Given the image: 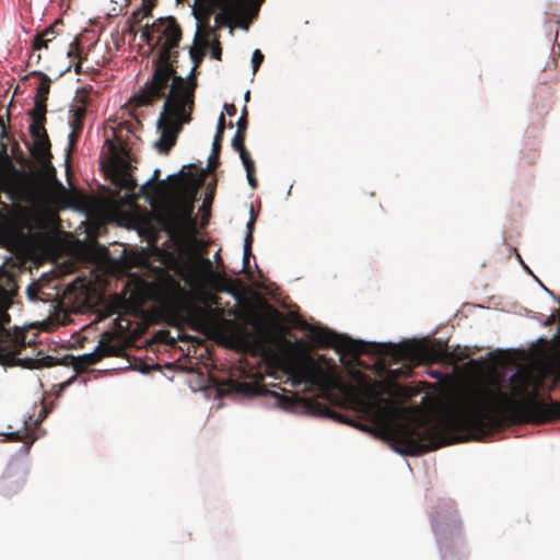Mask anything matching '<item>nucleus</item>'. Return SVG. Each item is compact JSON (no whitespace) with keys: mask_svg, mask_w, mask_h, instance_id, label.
Segmentation results:
<instances>
[{"mask_svg":"<svg viewBox=\"0 0 560 560\" xmlns=\"http://www.w3.org/2000/svg\"><path fill=\"white\" fill-rule=\"evenodd\" d=\"M201 264L206 270V272L212 273V262L208 258H202Z\"/></svg>","mask_w":560,"mask_h":560,"instance_id":"72a5a7b5","label":"nucleus"},{"mask_svg":"<svg viewBox=\"0 0 560 560\" xmlns=\"http://www.w3.org/2000/svg\"><path fill=\"white\" fill-rule=\"evenodd\" d=\"M2 435L4 436V441H9V442H19V441H23V439H24V434H22L19 431L4 433Z\"/></svg>","mask_w":560,"mask_h":560,"instance_id":"a878e982","label":"nucleus"},{"mask_svg":"<svg viewBox=\"0 0 560 560\" xmlns=\"http://www.w3.org/2000/svg\"><path fill=\"white\" fill-rule=\"evenodd\" d=\"M195 14L198 21H207L210 16V11L206 9L203 12H200L195 9Z\"/></svg>","mask_w":560,"mask_h":560,"instance_id":"c756f323","label":"nucleus"},{"mask_svg":"<svg viewBox=\"0 0 560 560\" xmlns=\"http://www.w3.org/2000/svg\"><path fill=\"white\" fill-rule=\"evenodd\" d=\"M200 51H202V49L198 48L197 46H192L189 49L190 58L194 60L195 67H197L202 59V55L200 54ZM195 69L196 68L192 69V72L195 71Z\"/></svg>","mask_w":560,"mask_h":560,"instance_id":"5701e85b","label":"nucleus"},{"mask_svg":"<svg viewBox=\"0 0 560 560\" xmlns=\"http://www.w3.org/2000/svg\"><path fill=\"white\" fill-rule=\"evenodd\" d=\"M210 205H211V199L210 198H206L205 201H203L202 208L203 209H209Z\"/></svg>","mask_w":560,"mask_h":560,"instance_id":"79ce46f5","label":"nucleus"},{"mask_svg":"<svg viewBox=\"0 0 560 560\" xmlns=\"http://www.w3.org/2000/svg\"><path fill=\"white\" fill-rule=\"evenodd\" d=\"M192 108V93L189 91L184 95H173L165 100L163 112L158 121L160 139L156 147L161 153L167 154L176 144L182 125L191 120Z\"/></svg>","mask_w":560,"mask_h":560,"instance_id":"20e7f679","label":"nucleus"},{"mask_svg":"<svg viewBox=\"0 0 560 560\" xmlns=\"http://www.w3.org/2000/svg\"><path fill=\"white\" fill-rule=\"evenodd\" d=\"M185 280L190 284V285H194L196 282H197V279L192 276L190 277H185Z\"/></svg>","mask_w":560,"mask_h":560,"instance_id":"a19ab883","label":"nucleus"},{"mask_svg":"<svg viewBox=\"0 0 560 560\" xmlns=\"http://www.w3.org/2000/svg\"><path fill=\"white\" fill-rule=\"evenodd\" d=\"M160 174H161L160 170H155L154 173H153V177L148 183V185H150V187H151V189H152L154 195L160 192V190L163 189L164 186H165L164 180H159Z\"/></svg>","mask_w":560,"mask_h":560,"instance_id":"aec40b11","label":"nucleus"},{"mask_svg":"<svg viewBox=\"0 0 560 560\" xmlns=\"http://www.w3.org/2000/svg\"><path fill=\"white\" fill-rule=\"evenodd\" d=\"M301 329L306 331L310 339L320 348H335L337 351L349 355L373 354L382 359H388L392 363L406 360L412 363L439 361L443 355L442 351L433 347L417 345H395L368 342L354 340L348 336L339 335L327 327L312 325L302 322Z\"/></svg>","mask_w":560,"mask_h":560,"instance_id":"f257e3e1","label":"nucleus"},{"mask_svg":"<svg viewBox=\"0 0 560 560\" xmlns=\"http://www.w3.org/2000/svg\"><path fill=\"white\" fill-rule=\"evenodd\" d=\"M71 118H75L77 120H84L86 109L84 106H75L71 109Z\"/></svg>","mask_w":560,"mask_h":560,"instance_id":"393cba45","label":"nucleus"},{"mask_svg":"<svg viewBox=\"0 0 560 560\" xmlns=\"http://www.w3.org/2000/svg\"><path fill=\"white\" fill-rule=\"evenodd\" d=\"M161 303L172 314L183 317L199 332L207 331L220 320L218 310L201 306L190 301V293L173 276L166 275L160 283Z\"/></svg>","mask_w":560,"mask_h":560,"instance_id":"f03ea898","label":"nucleus"},{"mask_svg":"<svg viewBox=\"0 0 560 560\" xmlns=\"http://www.w3.org/2000/svg\"><path fill=\"white\" fill-rule=\"evenodd\" d=\"M202 183H203V180H202V179H200V180H199V183H198V186H201V185H202Z\"/></svg>","mask_w":560,"mask_h":560,"instance_id":"de8ad7c7","label":"nucleus"},{"mask_svg":"<svg viewBox=\"0 0 560 560\" xmlns=\"http://www.w3.org/2000/svg\"><path fill=\"white\" fill-rule=\"evenodd\" d=\"M252 0H212L221 12L214 18L215 24L221 27L229 25L232 20L242 15Z\"/></svg>","mask_w":560,"mask_h":560,"instance_id":"0eeeda50","label":"nucleus"},{"mask_svg":"<svg viewBox=\"0 0 560 560\" xmlns=\"http://www.w3.org/2000/svg\"><path fill=\"white\" fill-rule=\"evenodd\" d=\"M245 100H246V101H248V100H249V91H247V92L245 93Z\"/></svg>","mask_w":560,"mask_h":560,"instance_id":"a18cd8bd","label":"nucleus"},{"mask_svg":"<svg viewBox=\"0 0 560 560\" xmlns=\"http://www.w3.org/2000/svg\"><path fill=\"white\" fill-rule=\"evenodd\" d=\"M254 237L250 235H246L244 240V256H243V267L247 269L249 267V257L252 255V244Z\"/></svg>","mask_w":560,"mask_h":560,"instance_id":"6ab92c4d","label":"nucleus"},{"mask_svg":"<svg viewBox=\"0 0 560 560\" xmlns=\"http://www.w3.org/2000/svg\"><path fill=\"white\" fill-rule=\"evenodd\" d=\"M96 349L103 358L117 357L124 350L114 330H106L101 335Z\"/></svg>","mask_w":560,"mask_h":560,"instance_id":"6e6552de","label":"nucleus"},{"mask_svg":"<svg viewBox=\"0 0 560 560\" xmlns=\"http://www.w3.org/2000/svg\"><path fill=\"white\" fill-rule=\"evenodd\" d=\"M119 184L121 187L129 190L133 189L136 186L133 178L127 172H121L119 174Z\"/></svg>","mask_w":560,"mask_h":560,"instance_id":"412c9836","label":"nucleus"},{"mask_svg":"<svg viewBox=\"0 0 560 560\" xmlns=\"http://www.w3.org/2000/svg\"><path fill=\"white\" fill-rule=\"evenodd\" d=\"M177 58L158 56L153 61V74L150 81L135 94L129 103L132 108L150 106L155 101L166 96L184 95L188 91L194 94L196 83L186 82L184 78L176 74L174 62Z\"/></svg>","mask_w":560,"mask_h":560,"instance_id":"7ed1b4c3","label":"nucleus"},{"mask_svg":"<svg viewBox=\"0 0 560 560\" xmlns=\"http://www.w3.org/2000/svg\"><path fill=\"white\" fill-rule=\"evenodd\" d=\"M68 57L70 59H78L77 62L74 63L73 66V69H74V72L77 74H81L82 73V63H81V44H80V40L78 38H75L71 44H70V48L68 50Z\"/></svg>","mask_w":560,"mask_h":560,"instance_id":"dca6fc26","label":"nucleus"},{"mask_svg":"<svg viewBox=\"0 0 560 560\" xmlns=\"http://www.w3.org/2000/svg\"><path fill=\"white\" fill-rule=\"evenodd\" d=\"M45 115L46 113L32 112L33 122L30 126V132L34 141L48 136L44 126L46 121Z\"/></svg>","mask_w":560,"mask_h":560,"instance_id":"9b49d317","label":"nucleus"},{"mask_svg":"<svg viewBox=\"0 0 560 560\" xmlns=\"http://www.w3.org/2000/svg\"><path fill=\"white\" fill-rule=\"evenodd\" d=\"M275 397L277 398V402L278 405L285 409V410H291L295 407V404H296V396H285V395H278V394H275Z\"/></svg>","mask_w":560,"mask_h":560,"instance_id":"a211bd4d","label":"nucleus"},{"mask_svg":"<svg viewBox=\"0 0 560 560\" xmlns=\"http://www.w3.org/2000/svg\"><path fill=\"white\" fill-rule=\"evenodd\" d=\"M194 198H185L168 203L158 215V222L172 237H184L196 229L192 218Z\"/></svg>","mask_w":560,"mask_h":560,"instance_id":"423d86ee","label":"nucleus"},{"mask_svg":"<svg viewBox=\"0 0 560 560\" xmlns=\"http://www.w3.org/2000/svg\"><path fill=\"white\" fill-rule=\"evenodd\" d=\"M113 324H114V327L116 329L114 332H116L117 338L120 335L125 334V331L128 329V325H129V323L127 322V324L124 326L122 325V318H120V317L115 318Z\"/></svg>","mask_w":560,"mask_h":560,"instance_id":"b1692460","label":"nucleus"},{"mask_svg":"<svg viewBox=\"0 0 560 560\" xmlns=\"http://www.w3.org/2000/svg\"><path fill=\"white\" fill-rule=\"evenodd\" d=\"M56 37V32L54 30V26H50L43 31L42 33L37 34L33 39V49L34 50H42L48 48V43H50Z\"/></svg>","mask_w":560,"mask_h":560,"instance_id":"4468645a","label":"nucleus"},{"mask_svg":"<svg viewBox=\"0 0 560 560\" xmlns=\"http://www.w3.org/2000/svg\"><path fill=\"white\" fill-rule=\"evenodd\" d=\"M70 125L72 130L81 132L83 128V120H77L75 118H71Z\"/></svg>","mask_w":560,"mask_h":560,"instance_id":"7c9ffc66","label":"nucleus"},{"mask_svg":"<svg viewBox=\"0 0 560 560\" xmlns=\"http://www.w3.org/2000/svg\"><path fill=\"white\" fill-rule=\"evenodd\" d=\"M223 135H224V131H223V130H218V129H217V132H215V135H214L213 142H220V143H222V141H223Z\"/></svg>","mask_w":560,"mask_h":560,"instance_id":"4c0bfd02","label":"nucleus"},{"mask_svg":"<svg viewBox=\"0 0 560 560\" xmlns=\"http://www.w3.org/2000/svg\"><path fill=\"white\" fill-rule=\"evenodd\" d=\"M217 129L218 130H223L225 129V118H224V115L221 114L219 119H218V126H217Z\"/></svg>","mask_w":560,"mask_h":560,"instance_id":"e433bc0d","label":"nucleus"},{"mask_svg":"<svg viewBox=\"0 0 560 560\" xmlns=\"http://www.w3.org/2000/svg\"><path fill=\"white\" fill-rule=\"evenodd\" d=\"M52 361H54V359L51 357L43 358L40 360H37L38 364L36 365V368H39V366H51L54 364Z\"/></svg>","mask_w":560,"mask_h":560,"instance_id":"473e14b6","label":"nucleus"},{"mask_svg":"<svg viewBox=\"0 0 560 560\" xmlns=\"http://www.w3.org/2000/svg\"><path fill=\"white\" fill-rule=\"evenodd\" d=\"M32 74L36 75L40 79V82L37 86V93H36V97H35V108L33 109V112L46 113L47 112L46 102L48 100L51 80L49 79V77L46 73H44L42 71H34V72H32Z\"/></svg>","mask_w":560,"mask_h":560,"instance_id":"1a4fd4ad","label":"nucleus"},{"mask_svg":"<svg viewBox=\"0 0 560 560\" xmlns=\"http://www.w3.org/2000/svg\"><path fill=\"white\" fill-rule=\"evenodd\" d=\"M155 5L156 0H142L141 8L132 14L133 19L140 21L143 18L150 16Z\"/></svg>","mask_w":560,"mask_h":560,"instance_id":"f3484780","label":"nucleus"},{"mask_svg":"<svg viewBox=\"0 0 560 560\" xmlns=\"http://www.w3.org/2000/svg\"><path fill=\"white\" fill-rule=\"evenodd\" d=\"M224 109L229 116H234L236 114V107L234 104H225Z\"/></svg>","mask_w":560,"mask_h":560,"instance_id":"f704fd0d","label":"nucleus"},{"mask_svg":"<svg viewBox=\"0 0 560 560\" xmlns=\"http://www.w3.org/2000/svg\"><path fill=\"white\" fill-rule=\"evenodd\" d=\"M392 405H390V401L388 400V416L392 413Z\"/></svg>","mask_w":560,"mask_h":560,"instance_id":"c03bdc74","label":"nucleus"},{"mask_svg":"<svg viewBox=\"0 0 560 560\" xmlns=\"http://www.w3.org/2000/svg\"><path fill=\"white\" fill-rule=\"evenodd\" d=\"M242 163L246 170L247 180L252 188L257 187V179L255 177V163L250 158L249 153H243L240 155Z\"/></svg>","mask_w":560,"mask_h":560,"instance_id":"2eb2a0df","label":"nucleus"},{"mask_svg":"<svg viewBox=\"0 0 560 560\" xmlns=\"http://www.w3.org/2000/svg\"><path fill=\"white\" fill-rule=\"evenodd\" d=\"M34 145L35 147H34L33 154L37 160L45 162L46 160L51 158L50 141H49L48 136L43 137L42 139L35 140Z\"/></svg>","mask_w":560,"mask_h":560,"instance_id":"ddd939ff","label":"nucleus"},{"mask_svg":"<svg viewBox=\"0 0 560 560\" xmlns=\"http://www.w3.org/2000/svg\"><path fill=\"white\" fill-rule=\"evenodd\" d=\"M113 2L117 3V4H120L122 5L124 3H126L128 0H112Z\"/></svg>","mask_w":560,"mask_h":560,"instance_id":"37998d69","label":"nucleus"},{"mask_svg":"<svg viewBox=\"0 0 560 560\" xmlns=\"http://www.w3.org/2000/svg\"><path fill=\"white\" fill-rule=\"evenodd\" d=\"M222 143L220 142H213L212 143V159H220V152H221Z\"/></svg>","mask_w":560,"mask_h":560,"instance_id":"cd10ccee","label":"nucleus"},{"mask_svg":"<svg viewBox=\"0 0 560 560\" xmlns=\"http://www.w3.org/2000/svg\"><path fill=\"white\" fill-rule=\"evenodd\" d=\"M103 359L101 353L95 349L94 352L83 354L81 357H78L74 361V369L78 372H83L86 369H89L91 365L96 364Z\"/></svg>","mask_w":560,"mask_h":560,"instance_id":"f8f14e48","label":"nucleus"},{"mask_svg":"<svg viewBox=\"0 0 560 560\" xmlns=\"http://www.w3.org/2000/svg\"><path fill=\"white\" fill-rule=\"evenodd\" d=\"M247 107L244 106L242 110V116L240 117L238 121L236 122V132L232 139V147L235 151L238 152V154H245L249 153L245 148V137H246V130L248 127V119H247Z\"/></svg>","mask_w":560,"mask_h":560,"instance_id":"9d476101","label":"nucleus"},{"mask_svg":"<svg viewBox=\"0 0 560 560\" xmlns=\"http://www.w3.org/2000/svg\"><path fill=\"white\" fill-rule=\"evenodd\" d=\"M264 54L259 50V49H256L254 52H253V57H252V66H253V72L256 73L257 70L259 69L260 65L264 61Z\"/></svg>","mask_w":560,"mask_h":560,"instance_id":"4be33fe9","label":"nucleus"},{"mask_svg":"<svg viewBox=\"0 0 560 560\" xmlns=\"http://www.w3.org/2000/svg\"><path fill=\"white\" fill-rule=\"evenodd\" d=\"M80 133H81V132L75 131V130H72V131H71V133L69 135V141H70V144H71V145H73V144L78 141V139H79V137H80Z\"/></svg>","mask_w":560,"mask_h":560,"instance_id":"c9c22d12","label":"nucleus"},{"mask_svg":"<svg viewBox=\"0 0 560 560\" xmlns=\"http://www.w3.org/2000/svg\"><path fill=\"white\" fill-rule=\"evenodd\" d=\"M220 164V159H212V154H210L208 160V170L210 172L214 171Z\"/></svg>","mask_w":560,"mask_h":560,"instance_id":"2f4dec72","label":"nucleus"},{"mask_svg":"<svg viewBox=\"0 0 560 560\" xmlns=\"http://www.w3.org/2000/svg\"><path fill=\"white\" fill-rule=\"evenodd\" d=\"M141 36L149 45L160 47L159 55L164 57L167 54L170 58H177L178 47L183 32L182 27L174 16L159 18L151 25H145Z\"/></svg>","mask_w":560,"mask_h":560,"instance_id":"39448f33","label":"nucleus"},{"mask_svg":"<svg viewBox=\"0 0 560 560\" xmlns=\"http://www.w3.org/2000/svg\"><path fill=\"white\" fill-rule=\"evenodd\" d=\"M559 380V376L555 377L553 384H556Z\"/></svg>","mask_w":560,"mask_h":560,"instance_id":"49530a36","label":"nucleus"},{"mask_svg":"<svg viewBox=\"0 0 560 560\" xmlns=\"http://www.w3.org/2000/svg\"><path fill=\"white\" fill-rule=\"evenodd\" d=\"M255 220H256V217H255L254 211L252 209L250 210V219H249V221L247 223V234L246 235L253 236Z\"/></svg>","mask_w":560,"mask_h":560,"instance_id":"bb28decb","label":"nucleus"},{"mask_svg":"<svg viewBox=\"0 0 560 560\" xmlns=\"http://www.w3.org/2000/svg\"><path fill=\"white\" fill-rule=\"evenodd\" d=\"M559 315L556 314V313H552L550 316H548L547 320H546V325H552L557 322Z\"/></svg>","mask_w":560,"mask_h":560,"instance_id":"58836bf2","label":"nucleus"},{"mask_svg":"<svg viewBox=\"0 0 560 560\" xmlns=\"http://www.w3.org/2000/svg\"><path fill=\"white\" fill-rule=\"evenodd\" d=\"M35 51L36 50L33 49V52L30 55V62L35 60V62L38 63L40 60V54H36Z\"/></svg>","mask_w":560,"mask_h":560,"instance_id":"ea45409f","label":"nucleus"},{"mask_svg":"<svg viewBox=\"0 0 560 560\" xmlns=\"http://www.w3.org/2000/svg\"><path fill=\"white\" fill-rule=\"evenodd\" d=\"M221 55H222V49L220 47L219 42H217V44L212 47L211 56H212V58L220 60Z\"/></svg>","mask_w":560,"mask_h":560,"instance_id":"c85d7f7f","label":"nucleus"}]
</instances>
